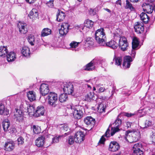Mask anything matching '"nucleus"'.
Listing matches in <instances>:
<instances>
[{
    "instance_id": "32",
    "label": "nucleus",
    "mask_w": 155,
    "mask_h": 155,
    "mask_svg": "<svg viewBox=\"0 0 155 155\" xmlns=\"http://www.w3.org/2000/svg\"><path fill=\"white\" fill-rule=\"evenodd\" d=\"M121 120L117 117L114 123L110 124L109 127H110L112 126L120 127L121 126Z\"/></svg>"
},
{
    "instance_id": "57",
    "label": "nucleus",
    "mask_w": 155,
    "mask_h": 155,
    "mask_svg": "<svg viewBox=\"0 0 155 155\" xmlns=\"http://www.w3.org/2000/svg\"><path fill=\"white\" fill-rule=\"evenodd\" d=\"M47 47H49V48H54L55 47V46L54 45H51L50 44H48L46 45Z\"/></svg>"
},
{
    "instance_id": "59",
    "label": "nucleus",
    "mask_w": 155,
    "mask_h": 155,
    "mask_svg": "<svg viewBox=\"0 0 155 155\" xmlns=\"http://www.w3.org/2000/svg\"><path fill=\"white\" fill-rule=\"evenodd\" d=\"M126 126L127 127V128L131 127V123L127 122L126 123Z\"/></svg>"
},
{
    "instance_id": "7",
    "label": "nucleus",
    "mask_w": 155,
    "mask_h": 155,
    "mask_svg": "<svg viewBox=\"0 0 155 155\" xmlns=\"http://www.w3.org/2000/svg\"><path fill=\"white\" fill-rule=\"evenodd\" d=\"M118 45L122 51L127 50L128 47V43L127 38L124 37H120Z\"/></svg>"
},
{
    "instance_id": "31",
    "label": "nucleus",
    "mask_w": 155,
    "mask_h": 155,
    "mask_svg": "<svg viewBox=\"0 0 155 155\" xmlns=\"http://www.w3.org/2000/svg\"><path fill=\"white\" fill-rule=\"evenodd\" d=\"M21 52L24 56L28 57L30 55V49L27 47L25 46L23 47L21 50Z\"/></svg>"
},
{
    "instance_id": "13",
    "label": "nucleus",
    "mask_w": 155,
    "mask_h": 155,
    "mask_svg": "<svg viewBox=\"0 0 155 155\" xmlns=\"http://www.w3.org/2000/svg\"><path fill=\"white\" fill-rule=\"evenodd\" d=\"M135 31L138 34H141L144 30V25L141 22H137L135 23L134 26Z\"/></svg>"
},
{
    "instance_id": "43",
    "label": "nucleus",
    "mask_w": 155,
    "mask_h": 155,
    "mask_svg": "<svg viewBox=\"0 0 155 155\" xmlns=\"http://www.w3.org/2000/svg\"><path fill=\"white\" fill-rule=\"evenodd\" d=\"M80 43V42H77L75 41H72L70 44V46L71 48H73L72 49L73 51L75 50V51H76V50L74 49V48H77L79 44Z\"/></svg>"
},
{
    "instance_id": "51",
    "label": "nucleus",
    "mask_w": 155,
    "mask_h": 155,
    "mask_svg": "<svg viewBox=\"0 0 155 155\" xmlns=\"http://www.w3.org/2000/svg\"><path fill=\"white\" fill-rule=\"evenodd\" d=\"M61 136H59L58 137H55L52 139V143H58L59 141V138Z\"/></svg>"
},
{
    "instance_id": "27",
    "label": "nucleus",
    "mask_w": 155,
    "mask_h": 155,
    "mask_svg": "<svg viewBox=\"0 0 155 155\" xmlns=\"http://www.w3.org/2000/svg\"><path fill=\"white\" fill-rule=\"evenodd\" d=\"M141 20L145 24H147L149 20V17L144 12H142L140 15Z\"/></svg>"
},
{
    "instance_id": "45",
    "label": "nucleus",
    "mask_w": 155,
    "mask_h": 155,
    "mask_svg": "<svg viewBox=\"0 0 155 155\" xmlns=\"http://www.w3.org/2000/svg\"><path fill=\"white\" fill-rule=\"evenodd\" d=\"M130 133V130H127L125 132V135L124 136V138L125 140L128 142H130V136L129 135V134Z\"/></svg>"
},
{
    "instance_id": "26",
    "label": "nucleus",
    "mask_w": 155,
    "mask_h": 155,
    "mask_svg": "<svg viewBox=\"0 0 155 155\" xmlns=\"http://www.w3.org/2000/svg\"><path fill=\"white\" fill-rule=\"evenodd\" d=\"M65 16L64 13L63 12L58 10L56 16V20L58 21H61L64 19Z\"/></svg>"
},
{
    "instance_id": "63",
    "label": "nucleus",
    "mask_w": 155,
    "mask_h": 155,
    "mask_svg": "<svg viewBox=\"0 0 155 155\" xmlns=\"http://www.w3.org/2000/svg\"><path fill=\"white\" fill-rule=\"evenodd\" d=\"M130 1L133 3H137L140 1V0H130Z\"/></svg>"
},
{
    "instance_id": "21",
    "label": "nucleus",
    "mask_w": 155,
    "mask_h": 155,
    "mask_svg": "<svg viewBox=\"0 0 155 155\" xmlns=\"http://www.w3.org/2000/svg\"><path fill=\"white\" fill-rule=\"evenodd\" d=\"M35 105H28L27 106V108L25 112H28L29 115H35Z\"/></svg>"
},
{
    "instance_id": "22",
    "label": "nucleus",
    "mask_w": 155,
    "mask_h": 155,
    "mask_svg": "<svg viewBox=\"0 0 155 155\" xmlns=\"http://www.w3.org/2000/svg\"><path fill=\"white\" fill-rule=\"evenodd\" d=\"M45 137L41 136L38 137L35 141L36 145L38 147H43L45 143Z\"/></svg>"
},
{
    "instance_id": "55",
    "label": "nucleus",
    "mask_w": 155,
    "mask_h": 155,
    "mask_svg": "<svg viewBox=\"0 0 155 155\" xmlns=\"http://www.w3.org/2000/svg\"><path fill=\"white\" fill-rule=\"evenodd\" d=\"M134 115V114L130 113H126L124 114V115L127 117H130Z\"/></svg>"
},
{
    "instance_id": "20",
    "label": "nucleus",
    "mask_w": 155,
    "mask_h": 155,
    "mask_svg": "<svg viewBox=\"0 0 155 155\" xmlns=\"http://www.w3.org/2000/svg\"><path fill=\"white\" fill-rule=\"evenodd\" d=\"M84 121L85 123L87 125H90L91 127H93L95 123V119L91 116H88L84 118Z\"/></svg>"
},
{
    "instance_id": "60",
    "label": "nucleus",
    "mask_w": 155,
    "mask_h": 155,
    "mask_svg": "<svg viewBox=\"0 0 155 155\" xmlns=\"http://www.w3.org/2000/svg\"><path fill=\"white\" fill-rule=\"evenodd\" d=\"M152 135L151 136V138L152 139V142H154L153 140H154V139H155V137H154V133L152 132Z\"/></svg>"
},
{
    "instance_id": "18",
    "label": "nucleus",
    "mask_w": 155,
    "mask_h": 155,
    "mask_svg": "<svg viewBox=\"0 0 155 155\" xmlns=\"http://www.w3.org/2000/svg\"><path fill=\"white\" fill-rule=\"evenodd\" d=\"M45 109L44 107L42 105L39 106L37 107L35 109V116L38 117L44 114Z\"/></svg>"
},
{
    "instance_id": "33",
    "label": "nucleus",
    "mask_w": 155,
    "mask_h": 155,
    "mask_svg": "<svg viewBox=\"0 0 155 155\" xmlns=\"http://www.w3.org/2000/svg\"><path fill=\"white\" fill-rule=\"evenodd\" d=\"M110 131V130L109 129V128H108L107 130L104 135H103L101 137V138L100 139L98 142V143L102 144H104V142L105 140V139L104 138V136H105L107 137H109L110 136V133H109Z\"/></svg>"
},
{
    "instance_id": "5",
    "label": "nucleus",
    "mask_w": 155,
    "mask_h": 155,
    "mask_svg": "<svg viewBox=\"0 0 155 155\" xmlns=\"http://www.w3.org/2000/svg\"><path fill=\"white\" fill-rule=\"evenodd\" d=\"M61 87L65 93L68 94H71L73 91V84L71 83H61Z\"/></svg>"
},
{
    "instance_id": "29",
    "label": "nucleus",
    "mask_w": 155,
    "mask_h": 155,
    "mask_svg": "<svg viewBox=\"0 0 155 155\" xmlns=\"http://www.w3.org/2000/svg\"><path fill=\"white\" fill-rule=\"evenodd\" d=\"M95 99L94 92H90L85 96L84 100L88 101H91Z\"/></svg>"
},
{
    "instance_id": "3",
    "label": "nucleus",
    "mask_w": 155,
    "mask_h": 155,
    "mask_svg": "<svg viewBox=\"0 0 155 155\" xmlns=\"http://www.w3.org/2000/svg\"><path fill=\"white\" fill-rule=\"evenodd\" d=\"M70 108L72 110L74 117L76 119L81 118L83 115L84 111V107L79 105H70Z\"/></svg>"
},
{
    "instance_id": "56",
    "label": "nucleus",
    "mask_w": 155,
    "mask_h": 155,
    "mask_svg": "<svg viewBox=\"0 0 155 155\" xmlns=\"http://www.w3.org/2000/svg\"><path fill=\"white\" fill-rule=\"evenodd\" d=\"M26 2L30 4L34 3L36 0H25Z\"/></svg>"
},
{
    "instance_id": "28",
    "label": "nucleus",
    "mask_w": 155,
    "mask_h": 155,
    "mask_svg": "<svg viewBox=\"0 0 155 155\" xmlns=\"http://www.w3.org/2000/svg\"><path fill=\"white\" fill-rule=\"evenodd\" d=\"M9 114V110L5 108L4 106L2 103L0 104V114L7 116Z\"/></svg>"
},
{
    "instance_id": "58",
    "label": "nucleus",
    "mask_w": 155,
    "mask_h": 155,
    "mask_svg": "<svg viewBox=\"0 0 155 155\" xmlns=\"http://www.w3.org/2000/svg\"><path fill=\"white\" fill-rule=\"evenodd\" d=\"M77 27V28H78L80 31L83 30L84 28V26L83 25H78Z\"/></svg>"
},
{
    "instance_id": "6",
    "label": "nucleus",
    "mask_w": 155,
    "mask_h": 155,
    "mask_svg": "<svg viewBox=\"0 0 155 155\" xmlns=\"http://www.w3.org/2000/svg\"><path fill=\"white\" fill-rule=\"evenodd\" d=\"M139 42L137 38H134L132 42V49L129 52L131 57L133 58L135 57L136 52L135 50L139 48Z\"/></svg>"
},
{
    "instance_id": "30",
    "label": "nucleus",
    "mask_w": 155,
    "mask_h": 155,
    "mask_svg": "<svg viewBox=\"0 0 155 155\" xmlns=\"http://www.w3.org/2000/svg\"><path fill=\"white\" fill-rule=\"evenodd\" d=\"M8 51L7 47L5 46L0 47V57H5Z\"/></svg>"
},
{
    "instance_id": "47",
    "label": "nucleus",
    "mask_w": 155,
    "mask_h": 155,
    "mask_svg": "<svg viewBox=\"0 0 155 155\" xmlns=\"http://www.w3.org/2000/svg\"><path fill=\"white\" fill-rule=\"evenodd\" d=\"M24 138L20 136L17 139L18 145L20 146L23 144L24 142Z\"/></svg>"
},
{
    "instance_id": "62",
    "label": "nucleus",
    "mask_w": 155,
    "mask_h": 155,
    "mask_svg": "<svg viewBox=\"0 0 155 155\" xmlns=\"http://www.w3.org/2000/svg\"><path fill=\"white\" fill-rule=\"evenodd\" d=\"M116 4H117V5H120V6H121V0H117L116 2Z\"/></svg>"
},
{
    "instance_id": "39",
    "label": "nucleus",
    "mask_w": 155,
    "mask_h": 155,
    "mask_svg": "<svg viewBox=\"0 0 155 155\" xmlns=\"http://www.w3.org/2000/svg\"><path fill=\"white\" fill-rule=\"evenodd\" d=\"M93 24L94 22L93 21L88 19L86 20L84 22V26L89 28H92Z\"/></svg>"
},
{
    "instance_id": "2",
    "label": "nucleus",
    "mask_w": 155,
    "mask_h": 155,
    "mask_svg": "<svg viewBox=\"0 0 155 155\" xmlns=\"http://www.w3.org/2000/svg\"><path fill=\"white\" fill-rule=\"evenodd\" d=\"M105 60L100 57L95 58L84 67V70L87 71H92L99 66H101L104 63Z\"/></svg>"
},
{
    "instance_id": "23",
    "label": "nucleus",
    "mask_w": 155,
    "mask_h": 155,
    "mask_svg": "<svg viewBox=\"0 0 155 155\" xmlns=\"http://www.w3.org/2000/svg\"><path fill=\"white\" fill-rule=\"evenodd\" d=\"M7 59L8 62L14 61L16 58V54L15 52L11 51L6 55Z\"/></svg>"
},
{
    "instance_id": "42",
    "label": "nucleus",
    "mask_w": 155,
    "mask_h": 155,
    "mask_svg": "<svg viewBox=\"0 0 155 155\" xmlns=\"http://www.w3.org/2000/svg\"><path fill=\"white\" fill-rule=\"evenodd\" d=\"M110 127H111V129L110 135L111 136H113L115 133L119 132L120 130V129L119 128V127L112 126Z\"/></svg>"
},
{
    "instance_id": "54",
    "label": "nucleus",
    "mask_w": 155,
    "mask_h": 155,
    "mask_svg": "<svg viewBox=\"0 0 155 155\" xmlns=\"http://www.w3.org/2000/svg\"><path fill=\"white\" fill-rule=\"evenodd\" d=\"M106 89L104 87H100L98 88V93H101L104 92Z\"/></svg>"
},
{
    "instance_id": "46",
    "label": "nucleus",
    "mask_w": 155,
    "mask_h": 155,
    "mask_svg": "<svg viewBox=\"0 0 155 155\" xmlns=\"http://www.w3.org/2000/svg\"><path fill=\"white\" fill-rule=\"evenodd\" d=\"M31 128L33 129V132L35 134H38L40 132V128L38 126L34 125Z\"/></svg>"
},
{
    "instance_id": "34",
    "label": "nucleus",
    "mask_w": 155,
    "mask_h": 155,
    "mask_svg": "<svg viewBox=\"0 0 155 155\" xmlns=\"http://www.w3.org/2000/svg\"><path fill=\"white\" fill-rule=\"evenodd\" d=\"M51 30L50 29L47 28H44L42 31L41 36V37H45L50 35Z\"/></svg>"
},
{
    "instance_id": "19",
    "label": "nucleus",
    "mask_w": 155,
    "mask_h": 155,
    "mask_svg": "<svg viewBox=\"0 0 155 155\" xmlns=\"http://www.w3.org/2000/svg\"><path fill=\"white\" fill-rule=\"evenodd\" d=\"M16 121L18 122H22L23 120V113L21 110H16L15 114Z\"/></svg>"
},
{
    "instance_id": "53",
    "label": "nucleus",
    "mask_w": 155,
    "mask_h": 155,
    "mask_svg": "<svg viewBox=\"0 0 155 155\" xmlns=\"http://www.w3.org/2000/svg\"><path fill=\"white\" fill-rule=\"evenodd\" d=\"M122 94H125L127 96L129 95L131 93V92L130 91H123L122 92Z\"/></svg>"
},
{
    "instance_id": "61",
    "label": "nucleus",
    "mask_w": 155,
    "mask_h": 155,
    "mask_svg": "<svg viewBox=\"0 0 155 155\" xmlns=\"http://www.w3.org/2000/svg\"><path fill=\"white\" fill-rule=\"evenodd\" d=\"M93 42L91 41H87L86 42L87 44L90 45H93Z\"/></svg>"
},
{
    "instance_id": "36",
    "label": "nucleus",
    "mask_w": 155,
    "mask_h": 155,
    "mask_svg": "<svg viewBox=\"0 0 155 155\" xmlns=\"http://www.w3.org/2000/svg\"><path fill=\"white\" fill-rule=\"evenodd\" d=\"M122 60V58L121 57H116L114 56L113 59V61H114L115 64L118 66L120 65Z\"/></svg>"
},
{
    "instance_id": "11",
    "label": "nucleus",
    "mask_w": 155,
    "mask_h": 155,
    "mask_svg": "<svg viewBox=\"0 0 155 155\" xmlns=\"http://www.w3.org/2000/svg\"><path fill=\"white\" fill-rule=\"evenodd\" d=\"M15 144L11 140L8 139L5 142L4 146V149L7 151H10L15 148Z\"/></svg>"
},
{
    "instance_id": "12",
    "label": "nucleus",
    "mask_w": 155,
    "mask_h": 155,
    "mask_svg": "<svg viewBox=\"0 0 155 155\" xmlns=\"http://www.w3.org/2000/svg\"><path fill=\"white\" fill-rule=\"evenodd\" d=\"M61 28L59 29V33L61 36H65L68 32L69 25L67 23H64L61 25Z\"/></svg>"
},
{
    "instance_id": "38",
    "label": "nucleus",
    "mask_w": 155,
    "mask_h": 155,
    "mask_svg": "<svg viewBox=\"0 0 155 155\" xmlns=\"http://www.w3.org/2000/svg\"><path fill=\"white\" fill-rule=\"evenodd\" d=\"M10 123L8 121H3L2 123V126L5 131L8 130L10 126Z\"/></svg>"
},
{
    "instance_id": "4",
    "label": "nucleus",
    "mask_w": 155,
    "mask_h": 155,
    "mask_svg": "<svg viewBox=\"0 0 155 155\" xmlns=\"http://www.w3.org/2000/svg\"><path fill=\"white\" fill-rule=\"evenodd\" d=\"M47 100L49 105L54 107H55L58 101L57 94L54 92H50L48 96Z\"/></svg>"
},
{
    "instance_id": "52",
    "label": "nucleus",
    "mask_w": 155,
    "mask_h": 155,
    "mask_svg": "<svg viewBox=\"0 0 155 155\" xmlns=\"http://www.w3.org/2000/svg\"><path fill=\"white\" fill-rule=\"evenodd\" d=\"M89 11L90 15H94L96 14V11L95 9L90 8Z\"/></svg>"
},
{
    "instance_id": "50",
    "label": "nucleus",
    "mask_w": 155,
    "mask_h": 155,
    "mask_svg": "<svg viewBox=\"0 0 155 155\" xmlns=\"http://www.w3.org/2000/svg\"><path fill=\"white\" fill-rule=\"evenodd\" d=\"M54 0H50L47 2V6L50 8H52L54 7L53 2Z\"/></svg>"
},
{
    "instance_id": "49",
    "label": "nucleus",
    "mask_w": 155,
    "mask_h": 155,
    "mask_svg": "<svg viewBox=\"0 0 155 155\" xmlns=\"http://www.w3.org/2000/svg\"><path fill=\"white\" fill-rule=\"evenodd\" d=\"M153 123L150 120H146L145 124V126L144 128H147L150 127Z\"/></svg>"
},
{
    "instance_id": "16",
    "label": "nucleus",
    "mask_w": 155,
    "mask_h": 155,
    "mask_svg": "<svg viewBox=\"0 0 155 155\" xmlns=\"http://www.w3.org/2000/svg\"><path fill=\"white\" fill-rule=\"evenodd\" d=\"M120 148V145L117 142L111 141L109 145V150L111 151L115 152L118 150Z\"/></svg>"
},
{
    "instance_id": "48",
    "label": "nucleus",
    "mask_w": 155,
    "mask_h": 155,
    "mask_svg": "<svg viewBox=\"0 0 155 155\" xmlns=\"http://www.w3.org/2000/svg\"><path fill=\"white\" fill-rule=\"evenodd\" d=\"M68 143L70 145L73 144L74 142H75V139L74 136H70L68 138Z\"/></svg>"
},
{
    "instance_id": "1",
    "label": "nucleus",
    "mask_w": 155,
    "mask_h": 155,
    "mask_svg": "<svg viewBox=\"0 0 155 155\" xmlns=\"http://www.w3.org/2000/svg\"><path fill=\"white\" fill-rule=\"evenodd\" d=\"M104 29L103 28L98 29L95 32L94 37L97 42L100 46H108L113 49L117 48L118 44L113 40L106 43V38Z\"/></svg>"
},
{
    "instance_id": "41",
    "label": "nucleus",
    "mask_w": 155,
    "mask_h": 155,
    "mask_svg": "<svg viewBox=\"0 0 155 155\" xmlns=\"http://www.w3.org/2000/svg\"><path fill=\"white\" fill-rule=\"evenodd\" d=\"M28 105L26 102H25V103H23L20 105V109H15V110L16 111V110H21L22 111V113H23V112H25V110H26V109L27 108V106Z\"/></svg>"
},
{
    "instance_id": "40",
    "label": "nucleus",
    "mask_w": 155,
    "mask_h": 155,
    "mask_svg": "<svg viewBox=\"0 0 155 155\" xmlns=\"http://www.w3.org/2000/svg\"><path fill=\"white\" fill-rule=\"evenodd\" d=\"M27 40L30 44L31 45H34L35 43V38L33 35H30L28 37Z\"/></svg>"
},
{
    "instance_id": "24",
    "label": "nucleus",
    "mask_w": 155,
    "mask_h": 155,
    "mask_svg": "<svg viewBox=\"0 0 155 155\" xmlns=\"http://www.w3.org/2000/svg\"><path fill=\"white\" fill-rule=\"evenodd\" d=\"M30 18L35 20L38 18V14L37 10L35 8L32 9L28 15Z\"/></svg>"
},
{
    "instance_id": "9",
    "label": "nucleus",
    "mask_w": 155,
    "mask_h": 155,
    "mask_svg": "<svg viewBox=\"0 0 155 155\" xmlns=\"http://www.w3.org/2000/svg\"><path fill=\"white\" fill-rule=\"evenodd\" d=\"M155 5L153 4H147L146 3H144L142 5V7L143 11L147 13L151 14L153 11H155L154 7Z\"/></svg>"
},
{
    "instance_id": "14",
    "label": "nucleus",
    "mask_w": 155,
    "mask_h": 155,
    "mask_svg": "<svg viewBox=\"0 0 155 155\" xmlns=\"http://www.w3.org/2000/svg\"><path fill=\"white\" fill-rule=\"evenodd\" d=\"M40 91L42 96L47 95L49 92L48 84L45 83L41 84L40 88Z\"/></svg>"
},
{
    "instance_id": "8",
    "label": "nucleus",
    "mask_w": 155,
    "mask_h": 155,
    "mask_svg": "<svg viewBox=\"0 0 155 155\" xmlns=\"http://www.w3.org/2000/svg\"><path fill=\"white\" fill-rule=\"evenodd\" d=\"M142 145L141 143L135 144L133 147V155H143V151L141 150Z\"/></svg>"
},
{
    "instance_id": "44",
    "label": "nucleus",
    "mask_w": 155,
    "mask_h": 155,
    "mask_svg": "<svg viewBox=\"0 0 155 155\" xmlns=\"http://www.w3.org/2000/svg\"><path fill=\"white\" fill-rule=\"evenodd\" d=\"M60 128L61 131L64 132L68 131L69 129L68 126L66 124L61 125L60 126Z\"/></svg>"
},
{
    "instance_id": "15",
    "label": "nucleus",
    "mask_w": 155,
    "mask_h": 155,
    "mask_svg": "<svg viewBox=\"0 0 155 155\" xmlns=\"http://www.w3.org/2000/svg\"><path fill=\"white\" fill-rule=\"evenodd\" d=\"M132 61L131 57L130 56H126L124 59L123 64V68L126 69L130 68V62Z\"/></svg>"
},
{
    "instance_id": "35",
    "label": "nucleus",
    "mask_w": 155,
    "mask_h": 155,
    "mask_svg": "<svg viewBox=\"0 0 155 155\" xmlns=\"http://www.w3.org/2000/svg\"><path fill=\"white\" fill-rule=\"evenodd\" d=\"M59 100L61 103L66 101L68 100L67 94L65 93L61 94L59 96Z\"/></svg>"
},
{
    "instance_id": "64",
    "label": "nucleus",
    "mask_w": 155,
    "mask_h": 155,
    "mask_svg": "<svg viewBox=\"0 0 155 155\" xmlns=\"http://www.w3.org/2000/svg\"><path fill=\"white\" fill-rule=\"evenodd\" d=\"M149 155H155V153L152 152H150L149 153Z\"/></svg>"
},
{
    "instance_id": "10",
    "label": "nucleus",
    "mask_w": 155,
    "mask_h": 155,
    "mask_svg": "<svg viewBox=\"0 0 155 155\" xmlns=\"http://www.w3.org/2000/svg\"><path fill=\"white\" fill-rule=\"evenodd\" d=\"M85 136L84 132L80 131L76 132L74 136L75 142L78 143H81L84 140Z\"/></svg>"
},
{
    "instance_id": "37",
    "label": "nucleus",
    "mask_w": 155,
    "mask_h": 155,
    "mask_svg": "<svg viewBox=\"0 0 155 155\" xmlns=\"http://www.w3.org/2000/svg\"><path fill=\"white\" fill-rule=\"evenodd\" d=\"M126 5L125 6V8L126 9H129L131 11H134L135 10V8L132 5L128 0H126Z\"/></svg>"
},
{
    "instance_id": "17",
    "label": "nucleus",
    "mask_w": 155,
    "mask_h": 155,
    "mask_svg": "<svg viewBox=\"0 0 155 155\" xmlns=\"http://www.w3.org/2000/svg\"><path fill=\"white\" fill-rule=\"evenodd\" d=\"M18 27L19 32L22 34H26L28 31L27 25L25 23L19 22L18 24Z\"/></svg>"
},
{
    "instance_id": "25",
    "label": "nucleus",
    "mask_w": 155,
    "mask_h": 155,
    "mask_svg": "<svg viewBox=\"0 0 155 155\" xmlns=\"http://www.w3.org/2000/svg\"><path fill=\"white\" fill-rule=\"evenodd\" d=\"M27 96L28 99L31 101L36 100V95L35 92L33 91H29L27 93Z\"/></svg>"
}]
</instances>
